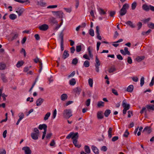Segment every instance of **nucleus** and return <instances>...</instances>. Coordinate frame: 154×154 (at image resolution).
Returning a JSON list of instances; mask_svg holds the SVG:
<instances>
[{"instance_id": "56", "label": "nucleus", "mask_w": 154, "mask_h": 154, "mask_svg": "<svg viewBox=\"0 0 154 154\" xmlns=\"http://www.w3.org/2000/svg\"><path fill=\"white\" fill-rule=\"evenodd\" d=\"M154 84V77H153L152 78L151 82L149 84V85L150 87H152L153 85Z\"/></svg>"}, {"instance_id": "3", "label": "nucleus", "mask_w": 154, "mask_h": 154, "mask_svg": "<svg viewBox=\"0 0 154 154\" xmlns=\"http://www.w3.org/2000/svg\"><path fill=\"white\" fill-rule=\"evenodd\" d=\"M72 138V139H75L77 140L78 138V133L76 132L75 133H70L66 137L67 139H69Z\"/></svg>"}, {"instance_id": "32", "label": "nucleus", "mask_w": 154, "mask_h": 154, "mask_svg": "<svg viewBox=\"0 0 154 154\" xmlns=\"http://www.w3.org/2000/svg\"><path fill=\"white\" fill-rule=\"evenodd\" d=\"M112 128L110 127L109 128L108 131V137L109 138H111L112 137Z\"/></svg>"}, {"instance_id": "9", "label": "nucleus", "mask_w": 154, "mask_h": 154, "mask_svg": "<svg viewBox=\"0 0 154 154\" xmlns=\"http://www.w3.org/2000/svg\"><path fill=\"white\" fill-rule=\"evenodd\" d=\"M24 10L23 8H19L16 9V12H17L19 16H21Z\"/></svg>"}, {"instance_id": "44", "label": "nucleus", "mask_w": 154, "mask_h": 154, "mask_svg": "<svg viewBox=\"0 0 154 154\" xmlns=\"http://www.w3.org/2000/svg\"><path fill=\"white\" fill-rule=\"evenodd\" d=\"M129 7V5L128 4L125 3L122 6V8L124 10H127L128 9Z\"/></svg>"}, {"instance_id": "2", "label": "nucleus", "mask_w": 154, "mask_h": 154, "mask_svg": "<svg viewBox=\"0 0 154 154\" xmlns=\"http://www.w3.org/2000/svg\"><path fill=\"white\" fill-rule=\"evenodd\" d=\"M143 9L146 11H148L149 10L154 11V6L151 5H148L147 4H143L142 7Z\"/></svg>"}, {"instance_id": "14", "label": "nucleus", "mask_w": 154, "mask_h": 154, "mask_svg": "<svg viewBox=\"0 0 154 154\" xmlns=\"http://www.w3.org/2000/svg\"><path fill=\"white\" fill-rule=\"evenodd\" d=\"M52 13H56V15L60 18H62L63 15V13L61 11H52Z\"/></svg>"}, {"instance_id": "54", "label": "nucleus", "mask_w": 154, "mask_h": 154, "mask_svg": "<svg viewBox=\"0 0 154 154\" xmlns=\"http://www.w3.org/2000/svg\"><path fill=\"white\" fill-rule=\"evenodd\" d=\"M127 62L130 64H131L132 63V60L130 57H128L127 58Z\"/></svg>"}, {"instance_id": "43", "label": "nucleus", "mask_w": 154, "mask_h": 154, "mask_svg": "<svg viewBox=\"0 0 154 154\" xmlns=\"http://www.w3.org/2000/svg\"><path fill=\"white\" fill-rule=\"evenodd\" d=\"M6 65L5 64L0 63V69L3 70L6 68Z\"/></svg>"}, {"instance_id": "49", "label": "nucleus", "mask_w": 154, "mask_h": 154, "mask_svg": "<svg viewBox=\"0 0 154 154\" xmlns=\"http://www.w3.org/2000/svg\"><path fill=\"white\" fill-rule=\"evenodd\" d=\"M78 62V60L77 58H75L72 60V64L75 65L77 64Z\"/></svg>"}, {"instance_id": "11", "label": "nucleus", "mask_w": 154, "mask_h": 154, "mask_svg": "<svg viewBox=\"0 0 154 154\" xmlns=\"http://www.w3.org/2000/svg\"><path fill=\"white\" fill-rule=\"evenodd\" d=\"M37 3V5L42 7H45L46 5V2H44L43 0H40L39 1H38Z\"/></svg>"}, {"instance_id": "12", "label": "nucleus", "mask_w": 154, "mask_h": 154, "mask_svg": "<svg viewBox=\"0 0 154 154\" xmlns=\"http://www.w3.org/2000/svg\"><path fill=\"white\" fill-rule=\"evenodd\" d=\"M151 131L150 127L148 126L145 127L143 131V132H145L146 134H149Z\"/></svg>"}, {"instance_id": "47", "label": "nucleus", "mask_w": 154, "mask_h": 154, "mask_svg": "<svg viewBox=\"0 0 154 154\" xmlns=\"http://www.w3.org/2000/svg\"><path fill=\"white\" fill-rule=\"evenodd\" d=\"M147 26L148 27L152 29H154V23H150L148 24Z\"/></svg>"}, {"instance_id": "21", "label": "nucleus", "mask_w": 154, "mask_h": 154, "mask_svg": "<svg viewBox=\"0 0 154 154\" xmlns=\"http://www.w3.org/2000/svg\"><path fill=\"white\" fill-rule=\"evenodd\" d=\"M127 12V10H124L122 8L119 11V14L120 16H123L125 15Z\"/></svg>"}, {"instance_id": "45", "label": "nucleus", "mask_w": 154, "mask_h": 154, "mask_svg": "<svg viewBox=\"0 0 154 154\" xmlns=\"http://www.w3.org/2000/svg\"><path fill=\"white\" fill-rule=\"evenodd\" d=\"M23 64V62L22 61H19L16 64V66L17 67H20Z\"/></svg>"}, {"instance_id": "50", "label": "nucleus", "mask_w": 154, "mask_h": 154, "mask_svg": "<svg viewBox=\"0 0 154 154\" xmlns=\"http://www.w3.org/2000/svg\"><path fill=\"white\" fill-rule=\"evenodd\" d=\"M88 82L90 86L91 87H92L93 84V79H91L90 78L88 79Z\"/></svg>"}, {"instance_id": "46", "label": "nucleus", "mask_w": 154, "mask_h": 154, "mask_svg": "<svg viewBox=\"0 0 154 154\" xmlns=\"http://www.w3.org/2000/svg\"><path fill=\"white\" fill-rule=\"evenodd\" d=\"M59 37L61 39V42H63V32H61L59 35Z\"/></svg>"}, {"instance_id": "60", "label": "nucleus", "mask_w": 154, "mask_h": 154, "mask_svg": "<svg viewBox=\"0 0 154 154\" xmlns=\"http://www.w3.org/2000/svg\"><path fill=\"white\" fill-rule=\"evenodd\" d=\"M39 70L38 72L39 73H40L42 71V62H40V63L39 64Z\"/></svg>"}, {"instance_id": "52", "label": "nucleus", "mask_w": 154, "mask_h": 154, "mask_svg": "<svg viewBox=\"0 0 154 154\" xmlns=\"http://www.w3.org/2000/svg\"><path fill=\"white\" fill-rule=\"evenodd\" d=\"M151 31V30L150 29H149L147 31L145 32H143L142 33V34L143 35H148L149 33Z\"/></svg>"}, {"instance_id": "29", "label": "nucleus", "mask_w": 154, "mask_h": 154, "mask_svg": "<svg viewBox=\"0 0 154 154\" xmlns=\"http://www.w3.org/2000/svg\"><path fill=\"white\" fill-rule=\"evenodd\" d=\"M134 86L132 85H130L127 88V90L128 92H131L133 90Z\"/></svg>"}, {"instance_id": "57", "label": "nucleus", "mask_w": 154, "mask_h": 154, "mask_svg": "<svg viewBox=\"0 0 154 154\" xmlns=\"http://www.w3.org/2000/svg\"><path fill=\"white\" fill-rule=\"evenodd\" d=\"M34 62L36 63H39V64L40 62H42L37 57L36 58L34 59Z\"/></svg>"}, {"instance_id": "53", "label": "nucleus", "mask_w": 154, "mask_h": 154, "mask_svg": "<svg viewBox=\"0 0 154 154\" xmlns=\"http://www.w3.org/2000/svg\"><path fill=\"white\" fill-rule=\"evenodd\" d=\"M151 20V18H148L146 19H144L142 20V21L143 22L146 23H148Z\"/></svg>"}, {"instance_id": "55", "label": "nucleus", "mask_w": 154, "mask_h": 154, "mask_svg": "<svg viewBox=\"0 0 154 154\" xmlns=\"http://www.w3.org/2000/svg\"><path fill=\"white\" fill-rule=\"evenodd\" d=\"M129 134V132L128 131V130H126L125 131V132L123 136L125 137H128Z\"/></svg>"}, {"instance_id": "10", "label": "nucleus", "mask_w": 154, "mask_h": 154, "mask_svg": "<svg viewBox=\"0 0 154 154\" xmlns=\"http://www.w3.org/2000/svg\"><path fill=\"white\" fill-rule=\"evenodd\" d=\"M44 101V100L42 98H39L37 100L36 102V106H39L41 105Z\"/></svg>"}, {"instance_id": "24", "label": "nucleus", "mask_w": 154, "mask_h": 154, "mask_svg": "<svg viewBox=\"0 0 154 154\" xmlns=\"http://www.w3.org/2000/svg\"><path fill=\"white\" fill-rule=\"evenodd\" d=\"M38 128L40 130H42V129H43L44 130L47 129V125L45 124L40 125L39 126Z\"/></svg>"}, {"instance_id": "51", "label": "nucleus", "mask_w": 154, "mask_h": 154, "mask_svg": "<svg viewBox=\"0 0 154 154\" xmlns=\"http://www.w3.org/2000/svg\"><path fill=\"white\" fill-rule=\"evenodd\" d=\"M89 34L92 36H94V32L92 29H90Z\"/></svg>"}, {"instance_id": "27", "label": "nucleus", "mask_w": 154, "mask_h": 154, "mask_svg": "<svg viewBox=\"0 0 154 154\" xmlns=\"http://www.w3.org/2000/svg\"><path fill=\"white\" fill-rule=\"evenodd\" d=\"M68 97L67 95L66 94H62L61 96V100L64 101L66 100Z\"/></svg>"}, {"instance_id": "63", "label": "nucleus", "mask_w": 154, "mask_h": 154, "mask_svg": "<svg viewBox=\"0 0 154 154\" xmlns=\"http://www.w3.org/2000/svg\"><path fill=\"white\" fill-rule=\"evenodd\" d=\"M117 59L120 60H122L123 59V57L120 54H118L117 55Z\"/></svg>"}, {"instance_id": "38", "label": "nucleus", "mask_w": 154, "mask_h": 154, "mask_svg": "<svg viewBox=\"0 0 154 154\" xmlns=\"http://www.w3.org/2000/svg\"><path fill=\"white\" fill-rule=\"evenodd\" d=\"M137 3L136 2H134L131 4V9L132 10H134L137 6Z\"/></svg>"}, {"instance_id": "41", "label": "nucleus", "mask_w": 154, "mask_h": 154, "mask_svg": "<svg viewBox=\"0 0 154 154\" xmlns=\"http://www.w3.org/2000/svg\"><path fill=\"white\" fill-rule=\"evenodd\" d=\"M82 46L81 45H77L76 47V51L77 52H80L82 50Z\"/></svg>"}, {"instance_id": "19", "label": "nucleus", "mask_w": 154, "mask_h": 154, "mask_svg": "<svg viewBox=\"0 0 154 154\" xmlns=\"http://www.w3.org/2000/svg\"><path fill=\"white\" fill-rule=\"evenodd\" d=\"M97 9L99 13L101 15H104L106 14V12L104 11V10L102 8H98Z\"/></svg>"}, {"instance_id": "59", "label": "nucleus", "mask_w": 154, "mask_h": 154, "mask_svg": "<svg viewBox=\"0 0 154 154\" xmlns=\"http://www.w3.org/2000/svg\"><path fill=\"white\" fill-rule=\"evenodd\" d=\"M112 92L115 95L118 96V94L117 91L114 89H112Z\"/></svg>"}, {"instance_id": "35", "label": "nucleus", "mask_w": 154, "mask_h": 154, "mask_svg": "<svg viewBox=\"0 0 154 154\" xmlns=\"http://www.w3.org/2000/svg\"><path fill=\"white\" fill-rule=\"evenodd\" d=\"M125 23L127 25H129L131 28H134L135 27L132 22L131 21H128L126 22Z\"/></svg>"}, {"instance_id": "20", "label": "nucleus", "mask_w": 154, "mask_h": 154, "mask_svg": "<svg viewBox=\"0 0 154 154\" xmlns=\"http://www.w3.org/2000/svg\"><path fill=\"white\" fill-rule=\"evenodd\" d=\"M1 78L4 82L7 83L8 82V79L5 75L3 73L1 74Z\"/></svg>"}, {"instance_id": "23", "label": "nucleus", "mask_w": 154, "mask_h": 154, "mask_svg": "<svg viewBox=\"0 0 154 154\" xmlns=\"http://www.w3.org/2000/svg\"><path fill=\"white\" fill-rule=\"evenodd\" d=\"M73 143L74 146L78 148H80L81 146V145H79L77 144V140L76 139H74L73 140Z\"/></svg>"}, {"instance_id": "22", "label": "nucleus", "mask_w": 154, "mask_h": 154, "mask_svg": "<svg viewBox=\"0 0 154 154\" xmlns=\"http://www.w3.org/2000/svg\"><path fill=\"white\" fill-rule=\"evenodd\" d=\"M85 152L87 154H89L91 152L89 146L87 145H85L84 147Z\"/></svg>"}, {"instance_id": "6", "label": "nucleus", "mask_w": 154, "mask_h": 154, "mask_svg": "<svg viewBox=\"0 0 154 154\" xmlns=\"http://www.w3.org/2000/svg\"><path fill=\"white\" fill-rule=\"evenodd\" d=\"M22 149L24 151L25 154H31V150L29 147L28 146L23 147Z\"/></svg>"}, {"instance_id": "37", "label": "nucleus", "mask_w": 154, "mask_h": 154, "mask_svg": "<svg viewBox=\"0 0 154 154\" xmlns=\"http://www.w3.org/2000/svg\"><path fill=\"white\" fill-rule=\"evenodd\" d=\"M144 58V56H141V57H137L136 58V60L137 62H140L142 60H143Z\"/></svg>"}, {"instance_id": "36", "label": "nucleus", "mask_w": 154, "mask_h": 154, "mask_svg": "<svg viewBox=\"0 0 154 154\" xmlns=\"http://www.w3.org/2000/svg\"><path fill=\"white\" fill-rule=\"evenodd\" d=\"M51 113L50 112H48L45 116L44 118V120L46 121L48 119V118L50 116Z\"/></svg>"}, {"instance_id": "17", "label": "nucleus", "mask_w": 154, "mask_h": 154, "mask_svg": "<svg viewBox=\"0 0 154 154\" xmlns=\"http://www.w3.org/2000/svg\"><path fill=\"white\" fill-rule=\"evenodd\" d=\"M39 134L35 133H32L31 134V136L32 139L36 140L38 139V136Z\"/></svg>"}, {"instance_id": "30", "label": "nucleus", "mask_w": 154, "mask_h": 154, "mask_svg": "<svg viewBox=\"0 0 154 154\" xmlns=\"http://www.w3.org/2000/svg\"><path fill=\"white\" fill-rule=\"evenodd\" d=\"M95 62L96 63L95 65V66H99L100 65V60L97 56H96L95 57Z\"/></svg>"}, {"instance_id": "15", "label": "nucleus", "mask_w": 154, "mask_h": 154, "mask_svg": "<svg viewBox=\"0 0 154 154\" xmlns=\"http://www.w3.org/2000/svg\"><path fill=\"white\" fill-rule=\"evenodd\" d=\"M81 90L80 88L79 87H77L74 89L73 91L75 94L79 95L81 91Z\"/></svg>"}, {"instance_id": "1", "label": "nucleus", "mask_w": 154, "mask_h": 154, "mask_svg": "<svg viewBox=\"0 0 154 154\" xmlns=\"http://www.w3.org/2000/svg\"><path fill=\"white\" fill-rule=\"evenodd\" d=\"M72 116V111L70 109H66L63 111V116L66 118L69 119Z\"/></svg>"}, {"instance_id": "42", "label": "nucleus", "mask_w": 154, "mask_h": 154, "mask_svg": "<svg viewBox=\"0 0 154 154\" xmlns=\"http://www.w3.org/2000/svg\"><path fill=\"white\" fill-rule=\"evenodd\" d=\"M144 83V78L143 77H142L140 80V85L142 87Z\"/></svg>"}, {"instance_id": "25", "label": "nucleus", "mask_w": 154, "mask_h": 154, "mask_svg": "<svg viewBox=\"0 0 154 154\" xmlns=\"http://www.w3.org/2000/svg\"><path fill=\"white\" fill-rule=\"evenodd\" d=\"M69 54L68 53V51L66 50H65L64 51L63 55V57L64 59H65L68 57L69 56Z\"/></svg>"}, {"instance_id": "40", "label": "nucleus", "mask_w": 154, "mask_h": 154, "mask_svg": "<svg viewBox=\"0 0 154 154\" xmlns=\"http://www.w3.org/2000/svg\"><path fill=\"white\" fill-rule=\"evenodd\" d=\"M116 69L114 66L111 67L109 69V73H112L115 72Z\"/></svg>"}, {"instance_id": "26", "label": "nucleus", "mask_w": 154, "mask_h": 154, "mask_svg": "<svg viewBox=\"0 0 154 154\" xmlns=\"http://www.w3.org/2000/svg\"><path fill=\"white\" fill-rule=\"evenodd\" d=\"M111 112L110 110L109 109H106L104 112V115L105 117H108L111 113Z\"/></svg>"}, {"instance_id": "62", "label": "nucleus", "mask_w": 154, "mask_h": 154, "mask_svg": "<svg viewBox=\"0 0 154 154\" xmlns=\"http://www.w3.org/2000/svg\"><path fill=\"white\" fill-rule=\"evenodd\" d=\"M146 108L145 107H143L142 108V109L140 111V112L141 114H142L144 112H145V113L146 114Z\"/></svg>"}, {"instance_id": "18", "label": "nucleus", "mask_w": 154, "mask_h": 154, "mask_svg": "<svg viewBox=\"0 0 154 154\" xmlns=\"http://www.w3.org/2000/svg\"><path fill=\"white\" fill-rule=\"evenodd\" d=\"M91 149L95 154H98L99 153V150L95 146L92 145L91 146Z\"/></svg>"}, {"instance_id": "48", "label": "nucleus", "mask_w": 154, "mask_h": 154, "mask_svg": "<svg viewBox=\"0 0 154 154\" xmlns=\"http://www.w3.org/2000/svg\"><path fill=\"white\" fill-rule=\"evenodd\" d=\"M15 1L18 2L19 3H24L25 2H29V0H14Z\"/></svg>"}, {"instance_id": "31", "label": "nucleus", "mask_w": 154, "mask_h": 154, "mask_svg": "<svg viewBox=\"0 0 154 154\" xmlns=\"http://www.w3.org/2000/svg\"><path fill=\"white\" fill-rule=\"evenodd\" d=\"M92 48L90 47L89 46L88 48V54L89 55V56L91 57V58H92L93 57V55L91 53V50L92 49Z\"/></svg>"}, {"instance_id": "64", "label": "nucleus", "mask_w": 154, "mask_h": 154, "mask_svg": "<svg viewBox=\"0 0 154 154\" xmlns=\"http://www.w3.org/2000/svg\"><path fill=\"white\" fill-rule=\"evenodd\" d=\"M132 80L135 82L138 81V78L137 77H134L132 78Z\"/></svg>"}, {"instance_id": "8", "label": "nucleus", "mask_w": 154, "mask_h": 154, "mask_svg": "<svg viewBox=\"0 0 154 154\" xmlns=\"http://www.w3.org/2000/svg\"><path fill=\"white\" fill-rule=\"evenodd\" d=\"M49 21L51 25H53L54 24H57L58 22L55 18L53 17L50 18L49 19Z\"/></svg>"}, {"instance_id": "4", "label": "nucleus", "mask_w": 154, "mask_h": 154, "mask_svg": "<svg viewBox=\"0 0 154 154\" xmlns=\"http://www.w3.org/2000/svg\"><path fill=\"white\" fill-rule=\"evenodd\" d=\"M122 106L124 109L128 110L130 108V105L129 104H127L126 100H124L122 104Z\"/></svg>"}, {"instance_id": "58", "label": "nucleus", "mask_w": 154, "mask_h": 154, "mask_svg": "<svg viewBox=\"0 0 154 154\" xmlns=\"http://www.w3.org/2000/svg\"><path fill=\"white\" fill-rule=\"evenodd\" d=\"M119 139V137L117 136H116L113 137L112 139V142H115Z\"/></svg>"}, {"instance_id": "28", "label": "nucleus", "mask_w": 154, "mask_h": 154, "mask_svg": "<svg viewBox=\"0 0 154 154\" xmlns=\"http://www.w3.org/2000/svg\"><path fill=\"white\" fill-rule=\"evenodd\" d=\"M9 17L11 20H14L17 18V16L15 14H12L9 15Z\"/></svg>"}, {"instance_id": "5", "label": "nucleus", "mask_w": 154, "mask_h": 154, "mask_svg": "<svg viewBox=\"0 0 154 154\" xmlns=\"http://www.w3.org/2000/svg\"><path fill=\"white\" fill-rule=\"evenodd\" d=\"M124 51L123 50H121L120 51L121 53L123 55H125L126 54L130 55L131 54L130 52L128 50V48L125 47L124 49Z\"/></svg>"}, {"instance_id": "39", "label": "nucleus", "mask_w": 154, "mask_h": 154, "mask_svg": "<svg viewBox=\"0 0 154 154\" xmlns=\"http://www.w3.org/2000/svg\"><path fill=\"white\" fill-rule=\"evenodd\" d=\"M83 66L86 67H88L90 66V63L88 60L85 61L83 64Z\"/></svg>"}, {"instance_id": "13", "label": "nucleus", "mask_w": 154, "mask_h": 154, "mask_svg": "<svg viewBox=\"0 0 154 154\" xmlns=\"http://www.w3.org/2000/svg\"><path fill=\"white\" fill-rule=\"evenodd\" d=\"M96 32L97 35V38L100 40H101L102 38L101 36L100 35V34L99 33V27L98 26H97L96 27Z\"/></svg>"}, {"instance_id": "7", "label": "nucleus", "mask_w": 154, "mask_h": 154, "mask_svg": "<svg viewBox=\"0 0 154 154\" xmlns=\"http://www.w3.org/2000/svg\"><path fill=\"white\" fill-rule=\"evenodd\" d=\"M38 28L41 30L45 31L48 28V26L46 24H44L39 26Z\"/></svg>"}, {"instance_id": "16", "label": "nucleus", "mask_w": 154, "mask_h": 154, "mask_svg": "<svg viewBox=\"0 0 154 154\" xmlns=\"http://www.w3.org/2000/svg\"><path fill=\"white\" fill-rule=\"evenodd\" d=\"M97 117L98 119H102L103 118V116L102 111H99L97 113Z\"/></svg>"}, {"instance_id": "33", "label": "nucleus", "mask_w": 154, "mask_h": 154, "mask_svg": "<svg viewBox=\"0 0 154 154\" xmlns=\"http://www.w3.org/2000/svg\"><path fill=\"white\" fill-rule=\"evenodd\" d=\"M104 103L102 101H98L97 103V106L99 108L104 106Z\"/></svg>"}, {"instance_id": "61", "label": "nucleus", "mask_w": 154, "mask_h": 154, "mask_svg": "<svg viewBox=\"0 0 154 154\" xmlns=\"http://www.w3.org/2000/svg\"><path fill=\"white\" fill-rule=\"evenodd\" d=\"M91 99H88L85 102L86 105L87 106H88L90 104Z\"/></svg>"}, {"instance_id": "34", "label": "nucleus", "mask_w": 154, "mask_h": 154, "mask_svg": "<svg viewBox=\"0 0 154 154\" xmlns=\"http://www.w3.org/2000/svg\"><path fill=\"white\" fill-rule=\"evenodd\" d=\"M76 81L75 79L73 78L70 80L69 81V84L71 85H74L76 84Z\"/></svg>"}]
</instances>
